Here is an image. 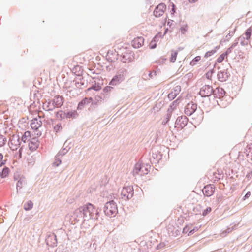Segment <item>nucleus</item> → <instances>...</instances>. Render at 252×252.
<instances>
[{"instance_id":"dca6fc26","label":"nucleus","mask_w":252,"mask_h":252,"mask_svg":"<svg viewBox=\"0 0 252 252\" xmlns=\"http://www.w3.org/2000/svg\"><path fill=\"white\" fill-rule=\"evenodd\" d=\"M230 74L227 71H220L217 74L218 79L220 81H224L228 79L230 76Z\"/></svg>"},{"instance_id":"3c124183","label":"nucleus","mask_w":252,"mask_h":252,"mask_svg":"<svg viewBox=\"0 0 252 252\" xmlns=\"http://www.w3.org/2000/svg\"><path fill=\"white\" fill-rule=\"evenodd\" d=\"M198 230V228L197 227H194L193 229L189 230L188 234V235L190 236L192 235L194 232H196Z\"/></svg>"},{"instance_id":"39448f33","label":"nucleus","mask_w":252,"mask_h":252,"mask_svg":"<svg viewBox=\"0 0 252 252\" xmlns=\"http://www.w3.org/2000/svg\"><path fill=\"white\" fill-rule=\"evenodd\" d=\"M45 242L47 246L51 247H55L57 246V240L56 235L54 233L48 235L45 239Z\"/></svg>"},{"instance_id":"f257e3e1","label":"nucleus","mask_w":252,"mask_h":252,"mask_svg":"<svg viewBox=\"0 0 252 252\" xmlns=\"http://www.w3.org/2000/svg\"><path fill=\"white\" fill-rule=\"evenodd\" d=\"M85 213L89 215L90 219L97 220L100 216V212L101 211V208H96L94 205L90 203H87L84 205Z\"/></svg>"},{"instance_id":"a18cd8bd","label":"nucleus","mask_w":252,"mask_h":252,"mask_svg":"<svg viewBox=\"0 0 252 252\" xmlns=\"http://www.w3.org/2000/svg\"><path fill=\"white\" fill-rule=\"evenodd\" d=\"M215 53V50H210L207 51L204 55V57L205 58H208V57L212 56Z\"/></svg>"},{"instance_id":"f704fd0d","label":"nucleus","mask_w":252,"mask_h":252,"mask_svg":"<svg viewBox=\"0 0 252 252\" xmlns=\"http://www.w3.org/2000/svg\"><path fill=\"white\" fill-rule=\"evenodd\" d=\"M70 147L67 149L66 148H64L61 150H60L58 153L57 155L62 157L63 156L65 155L70 149Z\"/></svg>"},{"instance_id":"a19ab883","label":"nucleus","mask_w":252,"mask_h":252,"mask_svg":"<svg viewBox=\"0 0 252 252\" xmlns=\"http://www.w3.org/2000/svg\"><path fill=\"white\" fill-rule=\"evenodd\" d=\"M212 208L211 207H208L205 209H204L202 213V215L204 217L207 216L209 213L212 211Z\"/></svg>"},{"instance_id":"8fccbe9b","label":"nucleus","mask_w":252,"mask_h":252,"mask_svg":"<svg viewBox=\"0 0 252 252\" xmlns=\"http://www.w3.org/2000/svg\"><path fill=\"white\" fill-rule=\"evenodd\" d=\"M170 6L171 7V14L172 15H174V13L176 12V5L174 3H171Z\"/></svg>"},{"instance_id":"4c0bfd02","label":"nucleus","mask_w":252,"mask_h":252,"mask_svg":"<svg viewBox=\"0 0 252 252\" xmlns=\"http://www.w3.org/2000/svg\"><path fill=\"white\" fill-rule=\"evenodd\" d=\"M6 138L2 135H0V147L4 146L6 142Z\"/></svg>"},{"instance_id":"9b49d317","label":"nucleus","mask_w":252,"mask_h":252,"mask_svg":"<svg viewBox=\"0 0 252 252\" xmlns=\"http://www.w3.org/2000/svg\"><path fill=\"white\" fill-rule=\"evenodd\" d=\"M21 141L20 138V137L18 135H14L12 136V138L10 139V142L9 144H10L11 145L13 146L14 148H12L10 147L11 150H16L20 146Z\"/></svg>"},{"instance_id":"0eeeda50","label":"nucleus","mask_w":252,"mask_h":252,"mask_svg":"<svg viewBox=\"0 0 252 252\" xmlns=\"http://www.w3.org/2000/svg\"><path fill=\"white\" fill-rule=\"evenodd\" d=\"M197 109V104L193 102L188 103L185 107L184 112L188 116H191Z\"/></svg>"},{"instance_id":"ea45409f","label":"nucleus","mask_w":252,"mask_h":252,"mask_svg":"<svg viewBox=\"0 0 252 252\" xmlns=\"http://www.w3.org/2000/svg\"><path fill=\"white\" fill-rule=\"evenodd\" d=\"M62 129V125L61 123H58L55 125L54 127V131L56 133L60 132Z\"/></svg>"},{"instance_id":"a211bd4d","label":"nucleus","mask_w":252,"mask_h":252,"mask_svg":"<svg viewBox=\"0 0 252 252\" xmlns=\"http://www.w3.org/2000/svg\"><path fill=\"white\" fill-rule=\"evenodd\" d=\"M162 154L158 151L152 152V158H153V162L155 163H158L162 159Z\"/></svg>"},{"instance_id":"b1692460","label":"nucleus","mask_w":252,"mask_h":252,"mask_svg":"<svg viewBox=\"0 0 252 252\" xmlns=\"http://www.w3.org/2000/svg\"><path fill=\"white\" fill-rule=\"evenodd\" d=\"M238 41H240V44L242 46L247 45L250 42V40H247L246 38H245L244 35H242L239 37L237 38Z\"/></svg>"},{"instance_id":"2eb2a0df","label":"nucleus","mask_w":252,"mask_h":252,"mask_svg":"<svg viewBox=\"0 0 252 252\" xmlns=\"http://www.w3.org/2000/svg\"><path fill=\"white\" fill-rule=\"evenodd\" d=\"M124 79V75L122 74L115 75L109 82L110 85H116L122 82Z\"/></svg>"},{"instance_id":"69168bd1","label":"nucleus","mask_w":252,"mask_h":252,"mask_svg":"<svg viewBox=\"0 0 252 252\" xmlns=\"http://www.w3.org/2000/svg\"><path fill=\"white\" fill-rule=\"evenodd\" d=\"M121 58H122V61L124 62V63H126V61L127 60V59L126 58V56L125 55H122L121 56Z\"/></svg>"},{"instance_id":"de8ad7c7","label":"nucleus","mask_w":252,"mask_h":252,"mask_svg":"<svg viewBox=\"0 0 252 252\" xmlns=\"http://www.w3.org/2000/svg\"><path fill=\"white\" fill-rule=\"evenodd\" d=\"M176 96L177 95L174 93V92H171L168 94V98L170 100H172L174 99Z\"/></svg>"},{"instance_id":"4468645a","label":"nucleus","mask_w":252,"mask_h":252,"mask_svg":"<svg viewBox=\"0 0 252 252\" xmlns=\"http://www.w3.org/2000/svg\"><path fill=\"white\" fill-rule=\"evenodd\" d=\"M144 42V39L143 37L139 36L135 38L131 42L132 46L134 48L141 47Z\"/></svg>"},{"instance_id":"09e8293b","label":"nucleus","mask_w":252,"mask_h":252,"mask_svg":"<svg viewBox=\"0 0 252 252\" xmlns=\"http://www.w3.org/2000/svg\"><path fill=\"white\" fill-rule=\"evenodd\" d=\"M181 91V87L180 86L177 85L173 88V91L172 92H174L175 94L177 95V94L179 93Z\"/></svg>"},{"instance_id":"393cba45","label":"nucleus","mask_w":252,"mask_h":252,"mask_svg":"<svg viewBox=\"0 0 252 252\" xmlns=\"http://www.w3.org/2000/svg\"><path fill=\"white\" fill-rule=\"evenodd\" d=\"M33 204L31 200H29L24 204V209L26 211H30L33 207Z\"/></svg>"},{"instance_id":"79ce46f5","label":"nucleus","mask_w":252,"mask_h":252,"mask_svg":"<svg viewBox=\"0 0 252 252\" xmlns=\"http://www.w3.org/2000/svg\"><path fill=\"white\" fill-rule=\"evenodd\" d=\"M226 57H227V56L224 53L221 54L217 59V62L218 63L222 62Z\"/></svg>"},{"instance_id":"13d9d810","label":"nucleus","mask_w":252,"mask_h":252,"mask_svg":"<svg viewBox=\"0 0 252 252\" xmlns=\"http://www.w3.org/2000/svg\"><path fill=\"white\" fill-rule=\"evenodd\" d=\"M165 246V244L163 242H161L157 245V249H160L164 248Z\"/></svg>"},{"instance_id":"774afa93","label":"nucleus","mask_w":252,"mask_h":252,"mask_svg":"<svg viewBox=\"0 0 252 252\" xmlns=\"http://www.w3.org/2000/svg\"><path fill=\"white\" fill-rule=\"evenodd\" d=\"M5 164V161L3 160H1L0 162V167H2L3 165H4Z\"/></svg>"},{"instance_id":"6ab92c4d","label":"nucleus","mask_w":252,"mask_h":252,"mask_svg":"<svg viewBox=\"0 0 252 252\" xmlns=\"http://www.w3.org/2000/svg\"><path fill=\"white\" fill-rule=\"evenodd\" d=\"M144 166L143 165L136 163L133 168V175L135 176L136 175L138 174L139 172H141L142 174H145V172L143 170Z\"/></svg>"},{"instance_id":"e433bc0d","label":"nucleus","mask_w":252,"mask_h":252,"mask_svg":"<svg viewBox=\"0 0 252 252\" xmlns=\"http://www.w3.org/2000/svg\"><path fill=\"white\" fill-rule=\"evenodd\" d=\"M50 106H52L51 104V101H49L48 102L46 101L45 103L43 104V109L44 110L48 111V109L49 108H50ZM52 107H51L52 108Z\"/></svg>"},{"instance_id":"6e6552de","label":"nucleus","mask_w":252,"mask_h":252,"mask_svg":"<svg viewBox=\"0 0 252 252\" xmlns=\"http://www.w3.org/2000/svg\"><path fill=\"white\" fill-rule=\"evenodd\" d=\"M63 98L60 95H57L55 96L54 99L51 101H52V108H49L48 110L49 111H53V109L56 107H61L63 105Z\"/></svg>"},{"instance_id":"680f3d73","label":"nucleus","mask_w":252,"mask_h":252,"mask_svg":"<svg viewBox=\"0 0 252 252\" xmlns=\"http://www.w3.org/2000/svg\"><path fill=\"white\" fill-rule=\"evenodd\" d=\"M251 195V192L250 191L247 192L245 195L243 196V199L244 200H246V199H248Z\"/></svg>"},{"instance_id":"4be33fe9","label":"nucleus","mask_w":252,"mask_h":252,"mask_svg":"<svg viewBox=\"0 0 252 252\" xmlns=\"http://www.w3.org/2000/svg\"><path fill=\"white\" fill-rule=\"evenodd\" d=\"M217 94V98H220L226 94V92L222 88L217 87L216 89Z\"/></svg>"},{"instance_id":"c9c22d12","label":"nucleus","mask_w":252,"mask_h":252,"mask_svg":"<svg viewBox=\"0 0 252 252\" xmlns=\"http://www.w3.org/2000/svg\"><path fill=\"white\" fill-rule=\"evenodd\" d=\"M201 57L200 56H197L194 58L190 63V64L191 66H194L196 64V63L200 61Z\"/></svg>"},{"instance_id":"f3484780","label":"nucleus","mask_w":252,"mask_h":252,"mask_svg":"<svg viewBox=\"0 0 252 252\" xmlns=\"http://www.w3.org/2000/svg\"><path fill=\"white\" fill-rule=\"evenodd\" d=\"M39 145V142L37 140L36 137H34L32 139V140L30 141L29 143V149L31 151L36 150Z\"/></svg>"},{"instance_id":"6e6d98bb","label":"nucleus","mask_w":252,"mask_h":252,"mask_svg":"<svg viewBox=\"0 0 252 252\" xmlns=\"http://www.w3.org/2000/svg\"><path fill=\"white\" fill-rule=\"evenodd\" d=\"M150 169V165L149 164H146V166H144L143 170L145 171V173L144 174H147L149 171V169Z\"/></svg>"},{"instance_id":"9d476101","label":"nucleus","mask_w":252,"mask_h":252,"mask_svg":"<svg viewBox=\"0 0 252 252\" xmlns=\"http://www.w3.org/2000/svg\"><path fill=\"white\" fill-rule=\"evenodd\" d=\"M134 190L133 187L131 186H127L123 188L121 195L124 197H126L128 200L133 196Z\"/></svg>"},{"instance_id":"0e129e2a","label":"nucleus","mask_w":252,"mask_h":252,"mask_svg":"<svg viewBox=\"0 0 252 252\" xmlns=\"http://www.w3.org/2000/svg\"><path fill=\"white\" fill-rule=\"evenodd\" d=\"M168 28H166V29H165V31H164V33H163V35H162L161 32H158V33H160V34H160V36L161 38H163V36H164V35H165L167 34V33L168 32Z\"/></svg>"},{"instance_id":"338daca9","label":"nucleus","mask_w":252,"mask_h":252,"mask_svg":"<svg viewBox=\"0 0 252 252\" xmlns=\"http://www.w3.org/2000/svg\"><path fill=\"white\" fill-rule=\"evenodd\" d=\"M42 126V122L41 121L39 120L38 121V120L37 119V126L38 127V129L41 127Z\"/></svg>"},{"instance_id":"423d86ee","label":"nucleus","mask_w":252,"mask_h":252,"mask_svg":"<svg viewBox=\"0 0 252 252\" xmlns=\"http://www.w3.org/2000/svg\"><path fill=\"white\" fill-rule=\"evenodd\" d=\"M166 9V5L163 3H161L157 5L154 11V15L156 17H161L163 13H164L165 10Z\"/></svg>"},{"instance_id":"e2e57ef3","label":"nucleus","mask_w":252,"mask_h":252,"mask_svg":"<svg viewBox=\"0 0 252 252\" xmlns=\"http://www.w3.org/2000/svg\"><path fill=\"white\" fill-rule=\"evenodd\" d=\"M238 42L239 41H238V39L237 38L235 39V40L234 41V42L231 45V47L234 48V47H235L238 44Z\"/></svg>"},{"instance_id":"1a4fd4ad","label":"nucleus","mask_w":252,"mask_h":252,"mask_svg":"<svg viewBox=\"0 0 252 252\" xmlns=\"http://www.w3.org/2000/svg\"><path fill=\"white\" fill-rule=\"evenodd\" d=\"M90 103H91L93 106L94 104V102H93V98L91 97H85L78 103L77 109L78 110H82L86 105Z\"/></svg>"},{"instance_id":"72a5a7b5","label":"nucleus","mask_w":252,"mask_h":252,"mask_svg":"<svg viewBox=\"0 0 252 252\" xmlns=\"http://www.w3.org/2000/svg\"><path fill=\"white\" fill-rule=\"evenodd\" d=\"M177 55H178L177 51L172 50V53H171V58L170 59V61L172 63L175 62L176 60Z\"/></svg>"},{"instance_id":"4d7b16f0","label":"nucleus","mask_w":252,"mask_h":252,"mask_svg":"<svg viewBox=\"0 0 252 252\" xmlns=\"http://www.w3.org/2000/svg\"><path fill=\"white\" fill-rule=\"evenodd\" d=\"M233 49V48L230 46L226 50L225 52H224V53L227 56L230 53L232 52Z\"/></svg>"},{"instance_id":"aec40b11","label":"nucleus","mask_w":252,"mask_h":252,"mask_svg":"<svg viewBox=\"0 0 252 252\" xmlns=\"http://www.w3.org/2000/svg\"><path fill=\"white\" fill-rule=\"evenodd\" d=\"M64 116H65L66 118H75L78 116V113L76 110L68 111L67 112H64L63 113Z\"/></svg>"},{"instance_id":"2f4dec72","label":"nucleus","mask_w":252,"mask_h":252,"mask_svg":"<svg viewBox=\"0 0 252 252\" xmlns=\"http://www.w3.org/2000/svg\"><path fill=\"white\" fill-rule=\"evenodd\" d=\"M23 184H25V182L24 180V178H22V177L17 181L16 184V189L17 191L19 189H21L22 188V185Z\"/></svg>"},{"instance_id":"f03ea898","label":"nucleus","mask_w":252,"mask_h":252,"mask_svg":"<svg viewBox=\"0 0 252 252\" xmlns=\"http://www.w3.org/2000/svg\"><path fill=\"white\" fill-rule=\"evenodd\" d=\"M90 217L85 213L84 205L75 210L71 215V219H73L75 222H78L81 220L83 221L88 220H90Z\"/></svg>"},{"instance_id":"473e14b6","label":"nucleus","mask_w":252,"mask_h":252,"mask_svg":"<svg viewBox=\"0 0 252 252\" xmlns=\"http://www.w3.org/2000/svg\"><path fill=\"white\" fill-rule=\"evenodd\" d=\"M37 124V118H33L31 123V128L32 129L37 130L38 129Z\"/></svg>"},{"instance_id":"20e7f679","label":"nucleus","mask_w":252,"mask_h":252,"mask_svg":"<svg viewBox=\"0 0 252 252\" xmlns=\"http://www.w3.org/2000/svg\"><path fill=\"white\" fill-rule=\"evenodd\" d=\"M216 90L213 89L212 86L209 85H205L200 90L199 94L202 97H206L213 95L214 97H217Z\"/></svg>"},{"instance_id":"58836bf2","label":"nucleus","mask_w":252,"mask_h":252,"mask_svg":"<svg viewBox=\"0 0 252 252\" xmlns=\"http://www.w3.org/2000/svg\"><path fill=\"white\" fill-rule=\"evenodd\" d=\"M234 32H235V31H229V32L226 36L225 39L223 40V42L228 41L229 40V39H230L231 37H232ZM221 42H223V41H221Z\"/></svg>"},{"instance_id":"c85d7f7f","label":"nucleus","mask_w":252,"mask_h":252,"mask_svg":"<svg viewBox=\"0 0 252 252\" xmlns=\"http://www.w3.org/2000/svg\"><path fill=\"white\" fill-rule=\"evenodd\" d=\"M105 98H104L103 95L101 94L100 95H97L95 96V101L93 100V102H94V104L93 106H97L99 102H101L102 100H103Z\"/></svg>"},{"instance_id":"864d4df0","label":"nucleus","mask_w":252,"mask_h":252,"mask_svg":"<svg viewBox=\"0 0 252 252\" xmlns=\"http://www.w3.org/2000/svg\"><path fill=\"white\" fill-rule=\"evenodd\" d=\"M180 31L182 34H185L187 31V25L182 26L180 28Z\"/></svg>"},{"instance_id":"cd10ccee","label":"nucleus","mask_w":252,"mask_h":252,"mask_svg":"<svg viewBox=\"0 0 252 252\" xmlns=\"http://www.w3.org/2000/svg\"><path fill=\"white\" fill-rule=\"evenodd\" d=\"M61 158V156L57 154L56 155L55 157V161L53 163L54 166L58 167L61 164L62 162Z\"/></svg>"},{"instance_id":"a878e982","label":"nucleus","mask_w":252,"mask_h":252,"mask_svg":"<svg viewBox=\"0 0 252 252\" xmlns=\"http://www.w3.org/2000/svg\"><path fill=\"white\" fill-rule=\"evenodd\" d=\"M160 33H157L154 37L152 39V40H151L150 44H149V47H150V48L151 49H154L155 48H156L157 47V43L155 42V39H157L158 38V34H159Z\"/></svg>"},{"instance_id":"37998d69","label":"nucleus","mask_w":252,"mask_h":252,"mask_svg":"<svg viewBox=\"0 0 252 252\" xmlns=\"http://www.w3.org/2000/svg\"><path fill=\"white\" fill-rule=\"evenodd\" d=\"M215 72L214 69H210L205 74L206 77L208 79H211L212 74Z\"/></svg>"},{"instance_id":"052dcab7","label":"nucleus","mask_w":252,"mask_h":252,"mask_svg":"<svg viewBox=\"0 0 252 252\" xmlns=\"http://www.w3.org/2000/svg\"><path fill=\"white\" fill-rule=\"evenodd\" d=\"M174 21L172 20H168V22H167V25L170 27V28H172V26H173L174 25Z\"/></svg>"},{"instance_id":"7c9ffc66","label":"nucleus","mask_w":252,"mask_h":252,"mask_svg":"<svg viewBox=\"0 0 252 252\" xmlns=\"http://www.w3.org/2000/svg\"><path fill=\"white\" fill-rule=\"evenodd\" d=\"M31 134L30 131H26L24 132V134L21 137V140L24 142L26 143L28 138L31 137Z\"/></svg>"},{"instance_id":"f8f14e48","label":"nucleus","mask_w":252,"mask_h":252,"mask_svg":"<svg viewBox=\"0 0 252 252\" xmlns=\"http://www.w3.org/2000/svg\"><path fill=\"white\" fill-rule=\"evenodd\" d=\"M204 195L207 197L212 196L215 192V186L213 184H208L204 187L202 189Z\"/></svg>"},{"instance_id":"bf43d9fd","label":"nucleus","mask_w":252,"mask_h":252,"mask_svg":"<svg viewBox=\"0 0 252 252\" xmlns=\"http://www.w3.org/2000/svg\"><path fill=\"white\" fill-rule=\"evenodd\" d=\"M156 75V71H149L148 76L150 78H152L154 76Z\"/></svg>"},{"instance_id":"c03bdc74","label":"nucleus","mask_w":252,"mask_h":252,"mask_svg":"<svg viewBox=\"0 0 252 252\" xmlns=\"http://www.w3.org/2000/svg\"><path fill=\"white\" fill-rule=\"evenodd\" d=\"M64 112L63 111H57L56 112V116L57 118H60L61 119H63L65 117V116H64Z\"/></svg>"},{"instance_id":"412c9836","label":"nucleus","mask_w":252,"mask_h":252,"mask_svg":"<svg viewBox=\"0 0 252 252\" xmlns=\"http://www.w3.org/2000/svg\"><path fill=\"white\" fill-rule=\"evenodd\" d=\"M114 89V88L111 86L105 87L103 89V93L101 94L103 95L104 98H107L109 95L110 92Z\"/></svg>"},{"instance_id":"c756f323","label":"nucleus","mask_w":252,"mask_h":252,"mask_svg":"<svg viewBox=\"0 0 252 252\" xmlns=\"http://www.w3.org/2000/svg\"><path fill=\"white\" fill-rule=\"evenodd\" d=\"M2 178H5L7 177L10 173V169L6 166H4L1 172Z\"/></svg>"},{"instance_id":"7ed1b4c3","label":"nucleus","mask_w":252,"mask_h":252,"mask_svg":"<svg viewBox=\"0 0 252 252\" xmlns=\"http://www.w3.org/2000/svg\"><path fill=\"white\" fill-rule=\"evenodd\" d=\"M103 212L107 216L115 217L118 212L117 205L114 200L107 202L103 207Z\"/></svg>"},{"instance_id":"603ef678","label":"nucleus","mask_w":252,"mask_h":252,"mask_svg":"<svg viewBox=\"0 0 252 252\" xmlns=\"http://www.w3.org/2000/svg\"><path fill=\"white\" fill-rule=\"evenodd\" d=\"M189 229H190V226L189 225H187L183 229L182 233L184 234H186L187 233H188L189 232Z\"/></svg>"},{"instance_id":"bb28decb","label":"nucleus","mask_w":252,"mask_h":252,"mask_svg":"<svg viewBox=\"0 0 252 252\" xmlns=\"http://www.w3.org/2000/svg\"><path fill=\"white\" fill-rule=\"evenodd\" d=\"M101 89V86L99 83H95L94 84H93L90 87L87 89L88 91H90L91 90H94L96 91H99Z\"/></svg>"},{"instance_id":"ddd939ff","label":"nucleus","mask_w":252,"mask_h":252,"mask_svg":"<svg viewBox=\"0 0 252 252\" xmlns=\"http://www.w3.org/2000/svg\"><path fill=\"white\" fill-rule=\"evenodd\" d=\"M188 119L186 116L178 117L175 122L176 126H178L181 129L183 128L188 124Z\"/></svg>"},{"instance_id":"49530a36","label":"nucleus","mask_w":252,"mask_h":252,"mask_svg":"<svg viewBox=\"0 0 252 252\" xmlns=\"http://www.w3.org/2000/svg\"><path fill=\"white\" fill-rule=\"evenodd\" d=\"M179 104L178 99L172 102L170 105V108L172 110H174L176 107L177 105Z\"/></svg>"},{"instance_id":"5fc2aeb1","label":"nucleus","mask_w":252,"mask_h":252,"mask_svg":"<svg viewBox=\"0 0 252 252\" xmlns=\"http://www.w3.org/2000/svg\"><path fill=\"white\" fill-rule=\"evenodd\" d=\"M82 79H83V78H80V82L76 81L75 82L76 86L77 88H79L80 86H83L84 85V83L83 82H82Z\"/></svg>"},{"instance_id":"5701e85b","label":"nucleus","mask_w":252,"mask_h":252,"mask_svg":"<svg viewBox=\"0 0 252 252\" xmlns=\"http://www.w3.org/2000/svg\"><path fill=\"white\" fill-rule=\"evenodd\" d=\"M252 34V30L251 27H250L246 30L245 33L244 34H243L242 35H244L245 38H246V39L247 40L250 41L251 36Z\"/></svg>"}]
</instances>
